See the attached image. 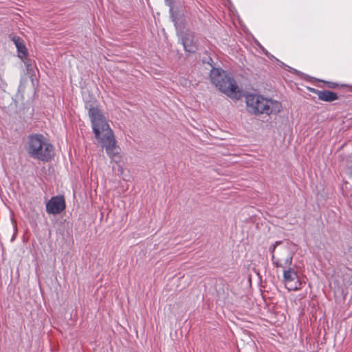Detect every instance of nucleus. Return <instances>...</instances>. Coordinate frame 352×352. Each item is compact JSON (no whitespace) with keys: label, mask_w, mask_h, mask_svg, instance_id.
I'll return each instance as SVG.
<instances>
[{"label":"nucleus","mask_w":352,"mask_h":352,"mask_svg":"<svg viewBox=\"0 0 352 352\" xmlns=\"http://www.w3.org/2000/svg\"><path fill=\"white\" fill-rule=\"evenodd\" d=\"M85 109L88 111L93 132L95 138L102 144L108 156L113 160H120V148L116 144V140L113 131L99 109L96 100H90L85 102Z\"/></svg>","instance_id":"1"},{"label":"nucleus","mask_w":352,"mask_h":352,"mask_svg":"<svg viewBox=\"0 0 352 352\" xmlns=\"http://www.w3.org/2000/svg\"><path fill=\"white\" fill-rule=\"evenodd\" d=\"M282 244V241H278L270 245L269 250L272 254V262L273 265L276 267L287 268L292 265L293 262L294 254L287 245L281 247L278 251V256H275V250L276 247Z\"/></svg>","instance_id":"5"},{"label":"nucleus","mask_w":352,"mask_h":352,"mask_svg":"<svg viewBox=\"0 0 352 352\" xmlns=\"http://www.w3.org/2000/svg\"><path fill=\"white\" fill-rule=\"evenodd\" d=\"M319 82H321L324 84V86L328 87L329 89H342V88H346L347 91H352V87L347 85H340L335 82L331 81H326L323 80H318Z\"/></svg>","instance_id":"11"},{"label":"nucleus","mask_w":352,"mask_h":352,"mask_svg":"<svg viewBox=\"0 0 352 352\" xmlns=\"http://www.w3.org/2000/svg\"><path fill=\"white\" fill-rule=\"evenodd\" d=\"M10 38L17 49L18 57L22 60L26 58L28 56V51L23 40L16 35H10Z\"/></svg>","instance_id":"9"},{"label":"nucleus","mask_w":352,"mask_h":352,"mask_svg":"<svg viewBox=\"0 0 352 352\" xmlns=\"http://www.w3.org/2000/svg\"><path fill=\"white\" fill-rule=\"evenodd\" d=\"M283 282L289 291H296L301 288V282L298 279L297 272L291 266L284 268Z\"/></svg>","instance_id":"6"},{"label":"nucleus","mask_w":352,"mask_h":352,"mask_svg":"<svg viewBox=\"0 0 352 352\" xmlns=\"http://www.w3.org/2000/svg\"><path fill=\"white\" fill-rule=\"evenodd\" d=\"M182 43L184 50L190 54H194L198 50V42L195 34L190 31H186L182 35Z\"/></svg>","instance_id":"8"},{"label":"nucleus","mask_w":352,"mask_h":352,"mask_svg":"<svg viewBox=\"0 0 352 352\" xmlns=\"http://www.w3.org/2000/svg\"><path fill=\"white\" fill-rule=\"evenodd\" d=\"M211 82L222 93L231 98H237L238 86L234 79L221 68L212 67L210 72Z\"/></svg>","instance_id":"3"},{"label":"nucleus","mask_w":352,"mask_h":352,"mask_svg":"<svg viewBox=\"0 0 352 352\" xmlns=\"http://www.w3.org/2000/svg\"><path fill=\"white\" fill-rule=\"evenodd\" d=\"M65 207L64 197L54 196L46 203V212L50 214H58L65 209Z\"/></svg>","instance_id":"7"},{"label":"nucleus","mask_w":352,"mask_h":352,"mask_svg":"<svg viewBox=\"0 0 352 352\" xmlns=\"http://www.w3.org/2000/svg\"><path fill=\"white\" fill-rule=\"evenodd\" d=\"M248 111L254 115L277 113L281 104L277 101L268 100L259 95L250 94L246 98Z\"/></svg>","instance_id":"4"},{"label":"nucleus","mask_w":352,"mask_h":352,"mask_svg":"<svg viewBox=\"0 0 352 352\" xmlns=\"http://www.w3.org/2000/svg\"><path fill=\"white\" fill-rule=\"evenodd\" d=\"M307 89L310 91V92H312L314 94H316L318 95V97H319V94L321 91V90H318V89H316L315 88H312V87H307Z\"/></svg>","instance_id":"12"},{"label":"nucleus","mask_w":352,"mask_h":352,"mask_svg":"<svg viewBox=\"0 0 352 352\" xmlns=\"http://www.w3.org/2000/svg\"><path fill=\"white\" fill-rule=\"evenodd\" d=\"M338 98L339 96L338 94L327 89L321 90L318 97L320 100L328 102L335 101Z\"/></svg>","instance_id":"10"},{"label":"nucleus","mask_w":352,"mask_h":352,"mask_svg":"<svg viewBox=\"0 0 352 352\" xmlns=\"http://www.w3.org/2000/svg\"><path fill=\"white\" fill-rule=\"evenodd\" d=\"M25 148L29 156L41 162H50L54 157V146L41 133L28 135Z\"/></svg>","instance_id":"2"}]
</instances>
